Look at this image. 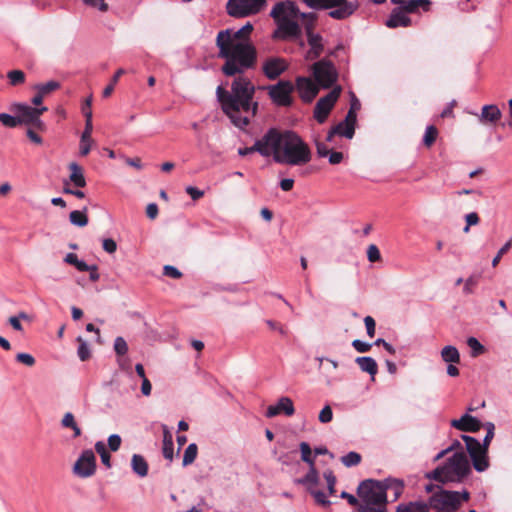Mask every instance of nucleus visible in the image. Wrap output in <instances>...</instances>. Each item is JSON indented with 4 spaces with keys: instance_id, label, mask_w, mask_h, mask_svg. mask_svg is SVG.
I'll list each match as a JSON object with an SVG mask.
<instances>
[{
    "instance_id": "obj_59",
    "label": "nucleus",
    "mask_w": 512,
    "mask_h": 512,
    "mask_svg": "<svg viewBox=\"0 0 512 512\" xmlns=\"http://www.w3.org/2000/svg\"><path fill=\"white\" fill-rule=\"evenodd\" d=\"M186 193L193 199L198 200L203 197L204 192L193 186H187L185 189Z\"/></svg>"
},
{
    "instance_id": "obj_40",
    "label": "nucleus",
    "mask_w": 512,
    "mask_h": 512,
    "mask_svg": "<svg viewBox=\"0 0 512 512\" xmlns=\"http://www.w3.org/2000/svg\"><path fill=\"white\" fill-rule=\"evenodd\" d=\"M7 77L12 86H17L25 82V73L21 70L9 71Z\"/></svg>"
},
{
    "instance_id": "obj_9",
    "label": "nucleus",
    "mask_w": 512,
    "mask_h": 512,
    "mask_svg": "<svg viewBox=\"0 0 512 512\" xmlns=\"http://www.w3.org/2000/svg\"><path fill=\"white\" fill-rule=\"evenodd\" d=\"M311 70L315 82L320 88H330L338 79V72L334 64L326 59L315 62Z\"/></svg>"
},
{
    "instance_id": "obj_54",
    "label": "nucleus",
    "mask_w": 512,
    "mask_h": 512,
    "mask_svg": "<svg viewBox=\"0 0 512 512\" xmlns=\"http://www.w3.org/2000/svg\"><path fill=\"white\" fill-rule=\"evenodd\" d=\"M163 431V448H172L173 446V436L171 432L167 429V426L162 425Z\"/></svg>"
},
{
    "instance_id": "obj_64",
    "label": "nucleus",
    "mask_w": 512,
    "mask_h": 512,
    "mask_svg": "<svg viewBox=\"0 0 512 512\" xmlns=\"http://www.w3.org/2000/svg\"><path fill=\"white\" fill-rule=\"evenodd\" d=\"M121 442V437L118 434H112L108 438V448H119Z\"/></svg>"
},
{
    "instance_id": "obj_57",
    "label": "nucleus",
    "mask_w": 512,
    "mask_h": 512,
    "mask_svg": "<svg viewBox=\"0 0 512 512\" xmlns=\"http://www.w3.org/2000/svg\"><path fill=\"white\" fill-rule=\"evenodd\" d=\"M102 247L107 253L113 254L117 250V243L112 238H106L102 241Z\"/></svg>"
},
{
    "instance_id": "obj_45",
    "label": "nucleus",
    "mask_w": 512,
    "mask_h": 512,
    "mask_svg": "<svg viewBox=\"0 0 512 512\" xmlns=\"http://www.w3.org/2000/svg\"><path fill=\"white\" fill-rule=\"evenodd\" d=\"M21 319H28V315L24 312L19 313L17 316H11L8 319L9 324L13 327L16 331H23V326L20 322Z\"/></svg>"
},
{
    "instance_id": "obj_1",
    "label": "nucleus",
    "mask_w": 512,
    "mask_h": 512,
    "mask_svg": "<svg viewBox=\"0 0 512 512\" xmlns=\"http://www.w3.org/2000/svg\"><path fill=\"white\" fill-rule=\"evenodd\" d=\"M253 25L247 22L238 30L225 29L218 32L216 46L218 56L225 59L222 72L227 76L241 74L254 67L257 51L250 40Z\"/></svg>"
},
{
    "instance_id": "obj_15",
    "label": "nucleus",
    "mask_w": 512,
    "mask_h": 512,
    "mask_svg": "<svg viewBox=\"0 0 512 512\" xmlns=\"http://www.w3.org/2000/svg\"><path fill=\"white\" fill-rule=\"evenodd\" d=\"M328 450H301V459L310 465L309 472L299 482L316 485L319 482V471L316 467V458L325 455Z\"/></svg>"
},
{
    "instance_id": "obj_27",
    "label": "nucleus",
    "mask_w": 512,
    "mask_h": 512,
    "mask_svg": "<svg viewBox=\"0 0 512 512\" xmlns=\"http://www.w3.org/2000/svg\"><path fill=\"white\" fill-rule=\"evenodd\" d=\"M70 176L69 181L76 187L83 188L86 186V180L82 168L75 162L69 164Z\"/></svg>"
},
{
    "instance_id": "obj_36",
    "label": "nucleus",
    "mask_w": 512,
    "mask_h": 512,
    "mask_svg": "<svg viewBox=\"0 0 512 512\" xmlns=\"http://www.w3.org/2000/svg\"><path fill=\"white\" fill-rule=\"evenodd\" d=\"M60 88V83L55 80L48 81L46 83L37 84L34 86V89L37 92H41L44 96L48 95L49 93L57 90Z\"/></svg>"
},
{
    "instance_id": "obj_44",
    "label": "nucleus",
    "mask_w": 512,
    "mask_h": 512,
    "mask_svg": "<svg viewBox=\"0 0 512 512\" xmlns=\"http://www.w3.org/2000/svg\"><path fill=\"white\" fill-rule=\"evenodd\" d=\"M342 461L347 467L355 466L360 463L361 455L354 451H350L342 458Z\"/></svg>"
},
{
    "instance_id": "obj_7",
    "label": "nucleus",
    "mask_w": 512,
    "mask_h": 512,
    "mask_svg": "<svg viewBox=\"0 0 512 512\" xmlns=\"http://www.w3.org/2000/svg\"><path fill=\"white\" fill-rule=\"evenodd\" d=\"M470 473V461L464 450L456 452L447 462L427 474L437 482H460Z\"/></svg>"
},
{
    "instance_id": "obj_35",
    "label": "nucleus",
    "mask_w": 512,
    "mask_h": 512,
    "mask_svg": "<svg viewBox=\"0 0 512 512\" xmlns=\"http://www.w3.org/2000/svg\"><path fill=\"white\" fill-rule=\"evenodd\" d=\"M62 426L66 428H71L74 431V436L78 437L81 434V430L78 427L74 415L70 412L65 413V415L62 418Z\"/></svg>"
},
{
    "instance_id": "obj_38",
    "label": "nucleus",
    "mask_w": 512,
    "mask_h": 512,
    "mask_svg": "<svg viewBox=\"0 0 512 512\" xmlns=\"http://www.w3.org/2000/svg\"><path fill=\"white\" fill-rule=\"evenodd\" d=\"M467 345L471 350L472 357H477L485 352L484 346L475 337H469Z\"/></svg>"
},
{
    "instance_id": "obj_60",
    "label": "nucleus",
    "mask_w": 512,
    "mask_h": 512,
    "mask_svg": "<svg viewBox=\"0 0 512 512\" xmlns=\"http://www.w3.org/2000/svg\"><path fill=\"white\" fill-rule=\"evenodd\" d=\"M197 451L198 450H185L183 457V466L190 465L194 462L197 456Z\"/></svg>"
},
{
    "instance_id": "obj_34",
    "label": "nucleus",
    "mask_w": 512,
    "mask_h": 512,
    "mask_svg": "<svg viewBox=\"0 0 512 512\" xmlns=\"http://www.w3.org/2000/svg\"><path fill=\"white\" fill-rule=\"evenodd\" d=\"M333 129L337 135L346 137L348 139H351L355 133L354 127H352L351 124H347L345 121H341L336 126H334Z\"/></svg>"
},
{
    "instance_id": "obj_17",
    "label": "nucleus",
    "mask_w": 512,
    "mask_h": 512,
    "mask_svg": "<svg viewBox=\"0 0 512 512\" xmlns=\"http://www.w3.org/2000/svg\"><path fill=\"white\" fill-rule=\"evenodd\" d=\"M319 86L309 77L299 76L296 78L294 89L304 102H311L319 92Z\"/></svg>"
},
{
    "instance_id": "obj_13",
    "label": "nucleus",
    "mask_w": 512,
    "mask_h": 512,
    "mask_svg": "<svg viewBox=\"0 0 512 512\" xmlns=\"http://www.w3.org/2000/svg\"><path fill=\"white\" fill-rule=\"evenodd\" d=\"M268 94L278 106H290L292 104L291 94L294 91V85L292 82L287 80L279 81L275 85L267 87Z\"/></svg>"
},
{
    "instance_id": "obj_30",
    "label": "nucleus",
    "mask_w": 512,
    "mask_h": 512,
    "mask_svg": "<svg viewBox=\"0 0 512 512\" xmlns=\"http://www.w3.org/2000/svg\"><path fill=\"white\" fill-rule=\"evenodd\" d=\"M431 2L429 0H408L405 2V5L401 8L407 13L417 12L422 9L424 11H428L430 8Z\"/></svg>"
},
{
    "instance_id": "obj_53",
    "label": "nucleus",
    "mask_w": 512,
    "mask_h": 512,
    "mask_svg": "<svg viewBox=\"0 0 512 512\" xmlns=\"http://www.w3.org/2000/svg\"><path fill=\"white\" fill-rule=\"evenodd\" d=\"M333 413L330 406L326 405L319 413V421L321 423H329L332 420Z\"/></svg>"
},
{
    "instance_id": "obj_46",
    "label": "nucleus",
    "mask_w": 512,
    "mask_h": 512,
    "mask_svg": "<svg viewBox=\"0 0 512 512\" xmlns=\"http://www.w3.org/2000/svg\"><path fill=\"white\" fill-rule=\"evenodd\" d=\"M309 492L314 497L317 504H319L321 506H329L330 505V501L327 499L324 492H322L320 490H315L312 488H309Z\"/></svg>"
},
{
    "instance_id": "obj_12",
    "label": "nucleus",
    "mask_w": 512,
    "mask_h": 512,
    "mask_svg": "<svg viewBox=\"0 0 512 512\" xmlns=\"http://www.w3.org/2000/svg\"><path fill=\"white\" fill-rule=\"evenodd\" d=\"M266 0H228L227 12L230 16L243 18L259 13Z\"/></svg>"
},
{
    "instance_id": "obj_3",
    "label": "nucleus",
    "mask_w": 512,
    "mask_h": 512,
    "mask_svg": "<svg viewBox=\"0 0 512 512\" xmlns=\"http://www.w3.org/2000/svg\"><path fill=\"white\" fill-rule=\"evenodd\" d=\"M268 150L275 162L280 164L301 166L312 159V152L308 144L292 131L278 132L275 129L268 131Z\"/></svg>"
},
{
    "instance_id": "obj_29",
    "label": "nucleus",
    "mask_w": 512,
    "mask_h": 512,
    "mask_svg": "<svg viewBox=\"0 0 512 512\" xmlns=\"http://www.w3.org/2000/svg\"><path fill=\"white\" fill-rule=\"evenodd\" d=\"M383 487H385V493L390 490L393 493L394 500H397L403 493L404 484L399 479H386L382 481Z\"/></svg>"
},
{
    "instance_id": "obj_25",
    "label": "nucleus",
    "mask_w": 512,
    "mask_h": 512,
    "mask_svg": "<svg viewBox=\"0 0 512 512\" xmlns=\"http://www.w3.org/2000/svg\"><path fill=\"white\" fill-rule=\"evenodd\" d=\"M469 452L474 468L482 472L488 468V450H466Z\"/></svg>"
},
{
    "instance_id": "obj_33",
    "label": "nucleus",
    "mask_w": 512,
    "mask_h": 512,
    "mask_svg": "<svg viewBox=\"0 0 512 512\" xmlns=\"http://www.w3.org/2000/svg\"><path fill=\"white\" fill-rule=\"evenodd\" d=\"M87 209L84 210H74L69 215V220L71 224L78 226V227H84L88 224V217H87Z\"/></svg>"
},
{
    "instance_id": "obj_18",
    "label": "nucleus",
    "mask_w": 512,
    "mask_h": 512,
    "mask_svg": "<svg viewBox=\"0 0 512 512\" xmlns=\"http://www.w3.org/2000/svg\"><path fill=\"white\" fill-rule=\"evenodd\" d=\"M288 68V62L281 57H269L262 64L263 74L270 80L278 78Z\"/></svg>"
},
{
    "instance_id": "obj_42",
    "label": "nucleus",
    "mask_w": 512,
    "mask_h": 512,
    "mask_svg": "<svg viewBox=\"0 0 512 512\" xmlns=\"http://www.w3.org/2000/svg\"><path fill=\"white\" fill-rule=\"evenodd\" d=\"M0 122L9 128H14L19 125V118L16 116H12L7 113H0Z\"/></svg>"
},
{
    "instance_id": "obj_23",
    "label": "nucleus",
    "mask_w": 512,
    "mask_h": 512,
    "mask_svg": "<svg viewBox=\"0 0 512 512\" xmlns=\"http://www.w3.org/2000/svg\"><path fill=\"white\" fill-rule=\"evenodd\" d=\"M410 24L411 19L402 8L394 9L386 21V26L389 28L407 27Z\"/></svg>"
},
{
    "instance_id": "obj_58",
    "label": "nucleus",
    "mask_w": 512,
    "mask_h": 512,
    "mask_svg": "<svg viewBox=\"0 0 512 512\" xmlns=\"http://www.w3.org/2000/svg\"><path fill=\"white\" fill-rule=\"evenodd\" d=\"M164 275L174 278V279H178L182 276V273L176 267L171 266V265H166L164 267Z\"/></svg>"
},
{
    "instance_id": "obj_16",
    "label": "nucleus",
    "mask_w": 512,
    "mask_h": 512,
    "mask_svg": "<svg viewBox=\"0 0 512 512\" xmlns=\"http://www.w3.org/2000/svg\"><path fill=\"white\" fill-rule=\"evenodd\" d=\"M74 475L80 478L92 476L96 470V457L92 450H84L73 465Z\"/></svg>"
},
{
    "instance_id": "obj_39",
    "label": "nucleus",
    "mask_w": 512,
    "mask_h": 512,
    "mask_svg": "<svg viewBox=\"0 0 512 512\" xmlns=\"http://www.w3.org/2000/svg\"><path fill=\"white\" fill-rule=\"evenodd\" d=\"M438 135V130L435 126L429 125L427 126L424 136H423V143L425 146L430 147L435 142Z\"/></svg>"
},
{
    "instance_id": "obj_49",
    "label": "nucleus",
    "mask_w": 512,
    "mask_h": 512,
    "mask_svg": "<svg viewBox=\"0 0 512 512\" xmlns=\"http://www.w3.org/2000/svg\"><path fill=\"white\" fill-rule=\"evenodd\" d=\"M511 247H512V239L508 240V241H507V242H506V243H505V244H504V245L499 249V251L497 252L496 256L492 259V266H493V267H496V266L499 264V262H500V260H501L502 256H503L504 254H506V253L509 251V249H510Z\"/></svg>"
},
{
    "instance_id": "obj_61",
    "label": "nucleus",
    "mask_w": 512,
    "mask_h": 512,
    "mask_svg": "<svg viewBox=\"0 0 512 512\" xmlns=\"http://www.w3.org/2000/svg\"><path fill=\"white\" fill-rule=\"evenodd\" d=\"M315 145H316V150H317V154L319 157H327L328 156L330 150L325 143L316 140Z\"/></svg>"
},
{
    "instance_id": "obj_47",
    "label": "nucleus",
    "mask_w": 512,
    "mask_h": 512,
    "mask_svg": "<svg viewBox=\"0 0 512 512\" xmlns=\"http://www.w3.org/2000/svg\"><path fill=\"white\" fill-rule=\"evenodd\" d=\"M466 225L463 228L464 233H468L471 226H475L480 222V218L476 212H471L465 215Z\"/></svg>"
},
{
    "instance_id": "obj_10",
    "label": "nucleus",
    "mask_w": 512,
    "mask_h": 512,
    "mask_svg": "<svg viewBox=\"0 0 512 512\" xmlns=\"http://www.w3.org/2000/svg\"><path fill=\"white\" fill-rule=\"evenodd\" d=\"M429 506L438 512H454L460 506V493L440 490L430 497Z\"/></svg>"
},
{
    "instance_id": "obj_50",
    "label": "nucleus",
    "mask_w": 512,
    "mask_h": 512,
    "mask_svg": "<svg viewBox=\"0 0 512 512\" xmlns=\"http://www.w3.org/2000/svg\"><path fill=\"white\" fill-rule=\"evenodd\" d=\"M83 3L91 8L97 9L101 12H106L108 10V4L105 0H82Z\"/></svg>"
},
{
    "instance_id": "obj_52",
    "label": "nucleus",
    "mask_w": 512,
    "mask_h": 512,
    "mask_svg": "<svg viewBox=\"0 0 512 512\" xmlns=\"http://www.w3.org/2000/svg\"><path fill=\"white\" fill-rule=\"evenodd\" d=\"M323 475L327 481L329 493L330 495H333L335 493L336 478L330 470L325 471Z\"/></svg>"
},
{
    "instance_id": "obj_63",
    "label": "nucleus",
    "mask_w": 512,
    "mask_h": 512,
    "mask_svg": "<svg viewBox=\"0 0 512 512\" xmlns=\"http://www.w3.org/2000/svg\"><path fill=\"white\" fill-rule=\"evenodd\" d=\"M329 163L336 165L342 162L343 160V153L342 152H329L328 154Z\"/></svg>"
},
{
    "instance_id": "obj_22",
    "label": "nucleus",
    "mask_w": 512,
    "mask_h": 512,
    "mask_svg": "<svg viewBox=\"0 0 512 512\" xmlns=\"http://www.w3.org/2000/svg\"><path fill=\"white\" fill-rule=\"evenodd\" d=\"M253 152H259L265 157L270 156V151L268 150V132L261 139L257 140L253 146L238 149L240 156H246Z\"/></svg>"
},
{
    "instance_id": "obj_4",
    "label": "nucleus",
    "mask_w": 512,
    "mask_h": 512,
    "mask_svg": "<svg viewBox=\"0 0 512 512\" xmlns=\"http://www.w3.org/2000/svg\"><path fill=\"white\" fill-rule=\"evenodd\" d=\"M270 16L274 19L277 28L272 34V39L288 41L296 40L301 36L299 21L306 17L292 1L277 2Z\"/></svg>"
},
{
    "instance_id": "obj_2",
    "label": "nucleus",
    "mask_w": 512,
    "mask_h": 512,
    "mask_svg": "<svg viewBox=\"0 0 512 512\" xmlns=\"http://www.w3.org/2000/svg\"><path fill=\"white\" fill-rule=\"evenodd\" d=\"M255 87L245 77L236 78L231 86V91L218 86L216 90L218 101L222 110L237 127L247 126L257 112L258 103L253 101Z\"/></svg>"
},
{
    "instance_id": "obj_14",
    "label": "nucleus",
    "mask_w": 512,
    "mask_h": 512,
    "mask_svg": "<svg viewBox=\"0 0 512 512\" xmlns=\"http://www.w3.org/2000/svg\"><path fill=\"white\" fill-rule=\"evenodd\" d=\"M341 91V87L336 86L326 96L321 97L317 101L314 108V117L319 123H324L326 121L330 111L337 102Z\"/></svg>"
},
{
    "instance_id": "obj_51",
    "label": "nucleus",
    "mask_w": 512,
    "mask_h": 512,
    "mask_svg": "<svg viewBox=\"0 0 512 512\" xmlns=\"http://www.w3.org/2000/svg\"><path fill=\"white\" fill-rule=\"evenodd\" d=\"M367 258L370 262H377L381 258L380 251L378 247L374 244L368 246L367 249Z\"/></svg>"
},
{
    "instance_id": "obj_41",
    "label": "nucleus",
    "mask_w": 512,
    "mask_h": 512,
    "mask_svg": "<svg viewBox=\"0 0 512 512\" xmlns=\"http://www.w3.org/2000/svg\"><path fill=\"white\" fill-rule=\"evenodd\" d=\"M123 74H125V70H124V69H122V68L118 69V70L115 72L114 76H113V77H112V79H111V83H110L109 85H107V86L104 88V90H103V97L107 98V97H109V96L112 94V92H113V90H114L115 85L117 84V82H118L119 78H120Z\"/></svg>"
},
{
    "instance_id": "obj_43",
    "label": "nucleus",
    "mask_w": 512,
    "mask_h": 512,
    "mask_svg": "<svg viewBox=\"0 0 512 512\" xmlns=\"http://www.w3.org/2000/svg\"><path fill=\"white\" fill-rule=\"evenodd\" d=\"M114 351L118 356H123L128 352V344L123 337H117L114 340Z\"/></svg>"
},
{
    "instance_id": "obj_8",
    "label": "nucleus",
    "mask_w": 512,
    "mask_h": 512,
    "mask_svg": "<svg viewBox=\"0 0 512 512\" xmlns=\"http://www.w3.org/2000/svg\"><path fill=\"white\" fill-rule=\"evenodd\" d=\"M303 2L313 9H330L329 16L342 20L351 16L358 5L347 0H303Z\"/></svg>"
},
{
    "instance_id": "obj_48",
    "label": "nucleus",
    "mask_w": 512,
    "mask_h": 512,
    "mask_svg": "<svg viewBox=\"0 0 512 512\" xmlns=\"http://www.w3.org/2000/svg\"><path fill=\"white\" fill-rule=\"evenodd\" d=\"M16 361L27 367L34 366L36 362L35 358L31 354L24 352L18 353L16 355Z\"/></svg>"
},
{
    "instance_id": "obj_21",
    "label": "nucleus",
    "mask_w": 512,
    "mask_h": 512,
    "mask_svg": "<svg viewBox=\"0 0 512 512\" xmlns=\"http://www.w3.org/2000/svg\"><path fill=\"white\" fill-rule=\"evenodd\" d=\"M93 130V124H92V112L88 111L86 113V121H85V128L82 132L81 138H80V155L86 156L91 151L93 140L91 138Z\"/></svg>"
},
{
    "instance_id": "obj_20",
    "label": "nucleus",
    "mask_w": 512,
    "mask_h": 512,
    "mask_svg": "<svg viewBox=\"0 0 512 512\" xmlns=\"http://www.w3.org/2000/svg\"><path fill=\"white\" fill-rule=\"evenodd\" d=\"M295 412L293 401L289 397H281L275 405L268 406L266 417L272 418L279 414L292 416Z\"/></svg>"
},
{
    "instance_id": "obj_32",
    "label": "nucleus",
    "mask_w": 512,
    "mask_h": 512,
    "mask_svg": "<svg viewBox=\"0 0 512 512\" xmlns=\"http://www.w3.org/2000/svg\"><path fill=\"white\" fill-rule=\"evenodd\" d=\"M396 512H429V506L424 502H409L407 504H400Z\"/></svg>"
},
{
    "instance_id": "obj_11",
    "label": "nucleus",
    "mask_w": 512,
    "mask_h": 512,
    "mask_svg": "<svg viewBox=\"0 0 512 512\" xmlns=\"http://www.w3.org/2000/svg\"><path fill=\"white\" fill-rule=\"evenodd\" d=\"M13 108L19 118V125H33L39 130H43L45 128L40 116L47 111V107H31L26 104L17 103L13 105Z\"/></svg>"
},
{
    "instance_id": "obj_56",
    "label": "nucleus",
    "mask_w": 512,
    "mask_h": 512,
    "mask_svg": "<svg viewBox=\"0 0 512 512\" xmlns=\"http://www.w3.org/2000/svg\"><path fill=\"white\" fill-rule=\"evenodd\" d=\"M364 323H365V327H366V330H367V335L369 337H374V335H375V327H376L375 320L371 316H366L364 318Z\"/></svg>"
},
{
    "instance_id": "obj_24",
    "label": "nucleus",
    "mask_w": 512,
    "mask_h": 512,
    "mask_svg": "<svg viewBox=\"0 0 512 512\" xmlns=\"http://www.w3.org/2000/svg\"><path fill=\"white\" fill-rule=\"evenodd\" d=\"M308 44L310 49L307 52V58L310 60L316 59L323 52L322 37L319 34L308 32Z\"/></svg>"
},
{
    "instance_id": "obj_28",
    "label": "nucleus",
    "mask_w": 512,
    "mask_h": 512,
    "mask_svg": "<svg viewBox=\"0 0 512 512\" xmlns=\"http://www.w3.org/2000/svg\"><path fill=\"white\" fill-rule=\"evenodd\" d=\"M131 466L134 473L139 477H145L148 474V463L143 456L134 454L131 460Z\"/></svg>"
},
{
    "instance_id": "obj_37",
    "label": "nucleus",
    "mask_w": 512,
    "mask_h": 512,
    "mask_svg": "<svg viewBox=\"0 0 512 512\" xmlns=\"http://www.w3.org/2000/svg\"><path fill=\"white\" fill-rule=\"evenodd\" d=\"M77 342L79 343V346L77 349V355H78L79 359L81 361L88 360L91 356V351L88 346V343L81 336H79L77 338Z\"/></svg>"
},
{
    "instance_id": "obj_31",
    "label": "nucleus",
    "mask_w": 512,
    "mask_h": 512,
    "mask_svg": "<svg viewBox=\"0 0 512 512\" xmlns=\"http://www.w3.org/2000/svg\"><path fill=\"white\" fill-rule=\"evenodd\" d=\"M441 358L446 363H459L460 354L455 346L447 345L441 350Z\"/></svg>"
},
{
    "instance_id": "obj_5",
    "label": "nucleus",
    "mask_w": 512,
    "mask_h": 512,
    "mask_svg": "<svg viewBox=\"0 0 512 512\" xmlns=\"http://www.w3.org/2000/svg\"><path fill=\"white\" fill-rule=\"evenodd\" d=\"M473 408H468V412L462 415L459 419H452L450 421L451 427L461 432H479L484 427L486 434L482 439L479 436L472 437L469 435L462 434L459 438L455 439L448 448H488L491 440L495 434V426L491 422L482 424V422L476 417L472 416L470 412Z\"/></svg>"
},
{
    "instance_id": "obj_6",
    "label": "nucleus",
    "mask_w": 512,
    "mask_h": 512,
    "mask_svg": "<svg viewBox=\"0 0 512 512\" xmlns=\"http://www.w3.org/2000/svg\"><path fill=\"white\" fill-rule=\"evenodd\" d=\"M357 494L361 499L357 512H387V494L382 481L367 479L360 483Z\"/></svg>"
},
{
    "instance_id": "obj_26",
    "label": "nucleus",
    "mask_w": 512,
    "mask_h": 512,
    "mask_svg": "<svg viewBox=\"0 0 512 512\" xmlns=\"http://www.w3.org/2000/svg\"><path fill=\"white\" fill-rule=\"evenodd\" d=\"M355 362L363 372L368 373L372 378H374L378 372V365L372 357H357Z\"/></svg>"
},
{
    "instance_id": "obj_62",
    "label": "nucleus",
    "mask_w": 512,
    "mask_h": 512,
    "mask_svg": "<svg viewBox=\"0 0 512 512\" xmlns=\"http://www.w3.org/2000/svg\"><path fill=\"white\" fill-rule=\"evenodd\" d=\"M63 192L66 193V194H71L77 198H84L85 197V194L83 191L81 190H73L69 187V182L68 181H65L64 182V187H63Z\"/></svg>"
},
{
    "instance_id": "obj_19",
    "label": "nucleus",
    "mask_w": 512,
    "mask_h": 512,
    "mask_svg": "<svg viewBox=\"0 0 512 512\" xmlns=\"http://www.w3.org/2000/svg\"><path fill=\"white\" fill-rule=\"evenodd\" d=\"M478 117L482 125H495L502 117V112L495 104L484 105L479 114L473 113Z\"/></svg>"
},
{
    "instance_id": "obj_55",
    "label": "nucleus",
    "mask_w": 512,
    "mask_h": 512,
    "mask_svg": "<svg viewBox=\"0 0 512 512\" xmlns=\"http://www.w3.org/2000/svg\"><path fill=\"white\" fill-rule=\"evenodd\" d=\"M352 346H353V347H354V349H355L357 352H359V353H365V352H368V351L371 349V347H372V345H371V344L366 343V342H363V341L358 340V339H356V340H354V341L352 342Z\"/></svg>"
}]
</instances>
